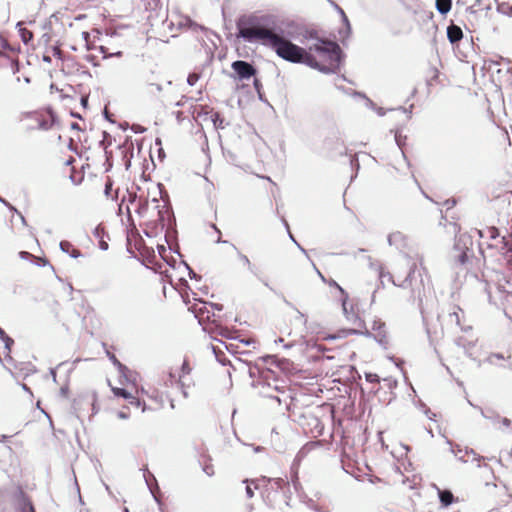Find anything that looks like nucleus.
<instances>
[{
    "label": "nucleus",
    "instance_id": "nucleus-25",
    "mask_svg": "<svg viewBox=\"0 0 512 512\" xmlns=\"http://www.w3.org/2000/svg\"><path fill=\"white\" fill-rule=\"evenodd\" d=\"M135 200H136V194L129 193V201L131 203H133V202H135Z\"/></svg>",
    "mask_w": 512,
    "mask_h": 512
},
{
    "label": "nucleus",
    "instance_id": "nucleus-10",
    "mask_svg": "<svg viewBox=\"0 0 512 512\" xmlns=\"http://www.w3.org/2000/svg\"><path fill=\"white\" fill-rule=\"evenodd\" d=\"M60 248L62 251L68 253L73 258H78L81 256V252L77 249L72 243L69 241H62L60 243Z\"/></svg>",
    "mask_w": 512,
    "mask_h": 512
},
{
    "label": "nucleus",
    "instance_id": "nucleus-32",
    "mask_svg": "<svg viewBox=\"0 0 512 512\" xmlns=\"http://www.w3.org/2000/svg\"><path fill=\"white\" fill-rule=\"evenodd\" d=\"M95 233H96L97 235H99V233H100V228H99V227H98V228H96Z\"/></svg>",
    "mask_w": 512,
    "mask_h": 512
},
{
    "label": "nucleus",
    "instance_id": "nucleus-16",
    "mask_svg": "<svg viewBox=\"0 0 512 512\" xmlns=\"http://www.w3.org/2000/svg\"><path fill=\"white\" fill-rule=\"evenodd\" d=\"M202 465H203V470L204 472L208 475V476H213L215 471H214V466L212 464V461L210 458H205L202 462Z\"/></svg>",
    "mask_w": 512,
    "mask_h": 512
},
{
    "label": "nucleus",
    "instance_id": "nucleus-31",
    "mask_svg": "<svg viewBox=\"0 0 512 512\" xmlns=\"http://www.w3.org/2000/svg\"><path fill=\"white\" fill-rule=\"evenodd\" d=\"M342 306H343V310L346 312V311H347V308H346V301H345V300L343 301Z\"/></svg>",
    "mask_w": 512,
    "mask_h": 512
},
{
    "label": "nucleus",
    "instance_id": "nucleus-12",
    "mask_svg": "<svg viewBox=\"0 0 512 512\" xmlns=\"http://www.w3.org/2000/svg\"><path fill=\"white\" fill-rule=\"evenodd\" d=\"M438 495L443 506H449L454 502V496L449 490H439Z\"/></svg>",
    "mask_w": 512,
    "mask_h": 512
},
{
    "label": "nucleus",
    "instance_id": "nucleus-8",
    "mask_svg": "<svg viewBox=\"0 0 512 512\" xmlns=\"http://www.w3.org/2000/svg\"><path fill=\"white\" fill-rule=\"evenodd\" d=\"M17 29H18V33L20 35V38L21 40L23 41V43L27 46H34L33 44V38H34V34H33V31L30 30L29 28H27L25 26V23L23 22H19L17 24Z\"/></svg>",
    "mask_w": 512,
    "mask_h": 512
},
{
    "label": "nucleus",
    "instance_id": "nucleus-30",
    "mask_svg": "<svg viewBox=\"0 0 512 512\" xmlns=\"http://www.w3.org/2000/svg\"><path fill=\"white\" fill-rule=\"evenodd\" d=\"M29 255H30V254H29L28 252H21V256H22V257H27V256H29Z\"/></svg>",
    "mask_w": 512,
    "mask_h": 512
},
{
    "label": "nucleus",
    "instance_id": "nucleus-14",
    "mask_svg": "<svg viewBox=\"0 0 512 512\" xmlns=\"http://www.w3.org/2000/svg\"><path fill=\"white\" fill-rule=\"evenodd\" d=\"M452 6L451 0H436V8L441 14H446L450 11Z\"/></svg>",
    "mask_w": 512,
    "mask_h": 512
},
{
    "label": "nucleus",
    "instance_id": "nucleus-11",
    "mask_svg": "<svg viewBox=\"0 0 512 512\" xmlns=\"http://www.w3.org/2000/svg\"><path fill=\"white\" fill-rule=\"evenodd\" d=\"M192 371V367L190 366V363L187 359H184L182 365H181V374L179 375V382L182 386H189L190 383H186L185 378L186 376L190 375Z\"/></svg>",
    "mask_w": 512,
    "mask_h": 512
},
{
    "label": "nucleus",
    "instance_id": "nucleus-22",
    "mask_svg": "<svg viewBox=\"0 0 512 512\" xmlns=\"http://www.w3.org/2000/svg\"><path fill=\"white\" fill-rule=\"evenodd\" d=\"M213 352L215 353L217 359L222 362V359L220 358V355H224L223 352L220 350L218 346L213 345L212 346Z\"/></svg>",
    "mask_w": 512,
    "mask_h": 512
},
{
    "label": "nucleus",
    "instance_id": "nucleus-17",
    "mask_svg": "<svg viewBox=\"0 0 512 512\" xmlns=\"http://www.w3.org/2000/svg\"><path fill=\"white\" fill-rule=\"evenodd\" d=\"M498 10L506 15L512 16V4L510 3H501L498 5Z\"/></svg>",
    "mask_w": 512,
    "mask_h": 512
},
{
    "label": "nucleus",
    "instance_id": "nucleus-6",
    "mask_svg": "<svg viewBox=\"0 0 512 512\" xmlns=\"http://www.w3.org/2000/svg\"><path fill=\"white\" fill-rule=\"evenodd\" d=\"M32 117L37 122V128L42 130H48L52 128L56 119L55 114L51 109L43 112H35L32 114Z\"/></svg>",
    "mask_w": 512,
    "mask_h": 512
},
{
    "label": "nucleus",
    "instance_id": "nucleus-26",
    "mask_svg": "<svg viewBox=\"0 0 512 512\" xmlns=\"http://www.w3.org/2000/svg\"><path fill=\"white\" fill-rule=\"evenodd\" d=\"M111 185H112V184H111L110 182H108V183L106 184V193H107V194H108V193H109V191H110Z\"/></svg>",
    "mask_w": 512,
    "mask_h": 512
},
{
    "label": "nucleus",
    "instance_id": "nucleus-5",
    "mask_svg": "<svg viewBox=\"0 0 512 512\" xmlns=\"http://www.w3.org/2000/svg\"><path fill=\"white\" fill-rule=\"evenodd\" d=\"M16 512H36L30 496L21 486H17L11 495Z\"/></svg>",
    "mask_w": 512,
    "mask_h": 512
},
{
    "label": "nucleus",
    "instance_id": "nucleus-18",
    "mask_svg": "<svg viewBox=\"0 0 512 512\" xmlns=\"http://www.w3.org/2000/svg\"><path fill=\"white\" fill-rule=\"evenodd\" d=\"M199 79H200V74L193 72L188 75L187 82L190 86H193L198 82Z\"/></svg>",
    "mask_w": 512,
    "mask_h": 512
},
{
    "label": "nucleus",
    "instance_id": "nucleus-33",
    "mask_svg": "<svg viewBox=\"0 0 512 512\" xmlns=\"http://www.w3.org/2000/svg\"><path fill=\"white\" fill-rule=\"evenodd\" d=\"M111 358H112V360H114L115 362H117V360H116V358H115V356H114V355H113Z\"/></svg>",
    "mask_w": 512,
    "mask_h": 512
},
{
    "label": "nucleus",
    "instance_id": "nucleus-23",
    "mask_svg": "<svg viewBox=\"0 0 512 512\" xmlns=\"http://www.w3.org/2000/svg\"><path fill=\"white\" fill-rule=\"evenodd\" d=\"M99 246L102 250H107L108 249V243L104 240H100L99 242Z\"/></svg>",
    "mask_w": 512,
    "mask_h": 512
},
{
    "label": "nucleus",
    "instance_id": "nucleus-4",
    "mask_svg": "<svg viewBox=\"0 0 512 512\" xmlns=\"http://www.w3.org/2000/svg\"><path fill=\"white\" fill-rule=\"evenodd\" d=\"M111 390L115 397L123 398L130 406L134 408L141 407L142 403L134 384H127L123 387L111 386Z\"/></svg>",
    "mask_w": 512,
    "mask_h": 512
},
{
    "label": "nucleus",
    "instance_id": "nucleus-21",
    "mask_svg": "<svg viewBox=\"0 0 512 512\" xmlns=\"http://www.w3.org/2000/svg\"><path fill=\"white\" fill-rule=\"evenodd\" d=\"M0 337L5 340L6 347L9 348V345L13 343V340L5 335V332L0 328Z\"/></svg>",
    "mask_w": 512,
    "mask_h": 512
},
{
    "label": "nucleus",
    "instance_id": "nucleus-3",
    "mask_svg": "<svg viewBox=\"0 0 512 512\" xmlns=\"http://www.w3.org/2000/svg\"><path fill=\"white\" fill-rule=\"evenodd\" d=\"M75 161V157L71 153L56 154L53 157V166L63 177L69 178L73 184H79L82 182L84 174L75 168Z\"/></svg>",
    "mask_w": 512,
    "mask_h": 512
},
{
    "label": "nucleus",
    "instance_id": "nucleus-19",
    "mask_svg": "<svg viewBox=\"0 0 512 512\" xmlns=\"http://www.w3.org/2000/svg\"><path fill=\"white\" fill-rule=\"evenodd\" d=\"M99 49H100L101 53L103 54L104 58H106L108 56H112V55L121 56V54H122L121 52L110 53L108 51V49L106 47H104V46H100Z\"/></svg>",
    "mask_w": 512,
    "mask_h": 512
},
{
    "label": "nucleus",
    "instance_id": "nucleus-24",
    "mask_svg": "<svg viewBox=\"0 0 512 512\" xmlns=\"http://www.w3.org/2000/svg\"><path fill=\"white\" fill-rule=\"evenodd\" d=\"M246 493L249 498H252L254 496V492L250 486L246 487Z\"/></svg>",
    "mask_w": 512,
    "mask_h": 512
},
{
    "label": "nucleus",
    "instance_id": "nucleus-27",
    "mask_svg": "<svg viewBox=\"0 0 512 512\" xmlns=\"http://www.w3.org/2000/svg\"><path fill=\"white\" fill-rule=\"evenodd\" d=\"M379 269H380V271H379V276H380V277H383V268H382V266H381V265L379 266Z\"/></svg>",
    "mask_w": 512,
    "mask_h": 512
},
{
    "label": "nucleus",
    "instance_id": "nucleus-20",
    "mask_svg": "<svg viewBox=\"0 0 512 512\" xmlns=\"http://www.w3.org/2000/svg\"><path fill=\"white\" fill-rule=\"evenodd\" d=\"M128 410H129V407H128V406L124 407V409H123V410H121V411H119V412L117 413V417H118L119 419H127V418H129L130 413H129V411H128Z\"/></svg>",
    "mask_w": 512,
    "mask_h": 512
},
{
    "label": "nucleus",
    "instance_id": "nucleus-13",
    "mask_svg": "<svg viewBox=\"0 0 512 512\" xmlns=\"http://www.w3.org/2000/svg\"><path fill=\"white\" fill-rule=\"evenodd\" d=\"M478 234L480 237H488L490 239H496L499 236V231L496 227H487L484 230H479Z\"/></svg>",
    "mask_w": 512,
    "mask_h": 512
},
{
    "label": "nucleus",
    "instance_id": "nucleus-15",
    "mask_svg": "<svg viewBox=\"0 0 512 512\" xmlns=\"http://www.w3.org/2000/svg\"><path fill=\"white\" fill-rule=\"evenodd\" d=\"M71 130L74 131V134L70 137L71 143L73 141H81L80 134L83 132V128L77 122H73L70 125Z\"/></svg>",
    "mask_w": 512,
    "mask_h": 512
},
{
    "label": "nucleus",
    "instance_id": "nucleus-28",
    "mask_svg": "<svg viewBox=\"0 0 512 512\" xmlns=\"http://www.w3.org/2000/svg\"><path fill=\"white\" fill-rule=\"evenodd\" d=\"M81 102H82L83 105H86L87 104V98L82 97L81 98Z\"/></svg>",
    "mask_w": 512,
    "mask_h": 512
},
{
    "label": "nucleus",
    "instance_id": "nucleus-7",
    "mask_svg": "<svg viewBox=\"0 0 512 512\" xmlns=\"http://www.w3.org/2000/svg\"><path fill=\"white\" fill-rule=\"evenodd\" d=\"M232 68L241 79H249L256 74V69L245 61L238 60L233 62Z\"/></svg>",
    "mask_w": 512,
    "mask_h": 512
},
{
    "label": "nucleus",
    "instance_id": "nucleus-29",
    "mask_svg": "<svg viewBox=\"0 0 512 512\" xmlns=\"http://www.w3.org/2000/svg\"><path fill=\"white\" fill-rule=\"evenodd\" d=\"M191 24H192V21L189 18H187L186 19V25L191 26Z\"/></svg>",
    "mask_w": 512,
    "mask_h": 512
},
{
    "label": "nucleus",
    "instance_id": "nucleus-2",
    "mask_svg": "<svg viewBox=\"0 0 512 512\" xmlns=\"http://www.w3.org/2000/svg\"><path fill=\"white\" fill-rule=\"evenodd\" d=\"M307 52L308 56L314 60V64L308 66L321 71L332 69L340 61L341 49L334 41L320 39L311 45Z\"/></svg>",
    "mask_w": 512,
    "mask_h": 512
},
{
    "label": "nucleus",
    "instance_id": "nucleus-34",
    "mask_svg": "<svg viewBox=\"0 0 512 512\" xmlns=\"http://www.w3.org/2000/svg\"><path fill=\"white\" fill-rule=\"evenodd\" d=\"M127 213L130 215V208L127 207Z\"/></svg>",
    "mask_w": 512,
    "mask_h": 512
},
{
    "label": "nucleus",
    "instance_id": "nucleus-9",
    "mask_svg": "<svg viewBox=\"0 0 512 512\" xmlns=\"http://www.w3.org/2000/svg\"><path fill=\"white\" fill-rule=\"evenodd\" d=\"M447 37L454 44L463 38V32L459 26L452 24L447 28Z\"/></svg>",
    "mask_w": 512,
    "mask_h": 512
},
{
    "label": "nucleus",
    "instance_id": "nucleus-1",
    "mask_svg": "<svg viewBox=\"0 0 512 512\" xmlns=\"http://www.w3.org/2000/svg\"><path fill=\"white\" fill-rule=\"evenodd\" d=\"M238 36L247 41H260L263 45L272 48L280 58L288 62L304 63L306 65L314 64V60L308 56L307 50L275 33L272 29L261 26H239Z\"/></svg>",
    "mask_w": 512,
    "mask_h": 512
}]
</instances>
